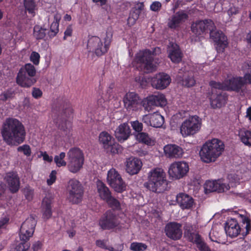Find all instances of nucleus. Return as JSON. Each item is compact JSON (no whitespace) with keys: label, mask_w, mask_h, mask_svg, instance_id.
I'll return each mask as SVG.
<instances>
[{"label":"nucleus","mask_w":251,"mask_h":251,"mask_svg":"<svg viewBox=\"0 0 251 251\" xmlns=\"http://www.w3.org/2000/svg\"><path fill=\"white\" fill-rule=\"evenodd\" d=\"M36 74V70L31 64H26L22 68L17 76V82L22 87H29L36 81L34 77Z\"/></svg>","instance_id":"7"},{"label":"nucleus","mask_w":251,"mask_h":251,"mask_svg":"<svg viewBox=\"0 0 251 251\" xmlns=\"http://www.w3.org/2000/svg\"><path fill=\"white\" fill-rule=\"evenodd\" d=\"M30 60L35 64L38 65L39 62L40 55L38 53L33 51L30 55Z\"/></svg>","instance_id":"54"},{"label":"nucleus","mask_w":251,"mask_h":251,"mask_svg":"<svg viewBox=\"0 0 251 251\" xmlns=\"http://www.w3.org/2000/svg\"><path fill=\"white\" fill-rule=\"evenodd\" d=\"M142 121L148 126L159 128L161 127L163 125L164 119L160 114L154 113L144 115L142 118Z\"/></svg>","instance_id":"20"},{"label":"nucleus","mask_w":251,"mask_h":251,"mask_svg":"<svg viewBox=\"0 0 251 251\" xmlns=\"http://www.w3.org/2000/svg\"><path fill=\"white\" fill-rule=\"evenodd\" d=\"M125 108L128 111H137L141 106V100L134 92L127 93L123 98Z\"/></svg>","instance_id":"14"},{"label":"nucleus","mask_w":251,"mask_h":251,"mask_svg":"<svg viewBox=\"0 0 251 251\" xmlns=\"http://www.w3.org/2000/svg\"><path fill=\"white\" fill-rule=\"evenodd\" d=\"M130 135V129L127 123L120 125L115 131V136L120 142L127 140Z\"/></svg>","instance_id":"28"},{"label":"nucleus","mask_w":251,"mask_h":251,"mask_svg":"<svg viewBox=\"0 0 251 251\" xmlns=\"http://www.w3.org/2000/svg\"><path fill=\"white\" fill-rule=\"evenodd\" d=\"M51 200L47 197H45L43 200L42 206L43 210V218L45 219H49L51 216Z\"/></svg>","instance_id":"37"},{"label":"nucleus","mask_w":251,"mask_h":251,"mask_svg":"<svg viewBox=\"0 0 251 251\" xmlns=\"http://www.w3.org/2000/svg\"><path fill=\"white\" fill-rule=\"evenodd\" d=\"M181 228L180 224L172 222L166 225L165 232L167 237L174 240H176L182 236V231Z\"/></svg>","instance_id":"19"},{"label":"nucleus","mask_w":251,"mask_h":251,"mask_svg":"<svg viewBox=\"0 0 251 251\" xmlns=\"http://www.w3.org/2000/svg\"><path fill=\"white\" fill-rule=\"evenodd\" d=\"M72 113V110L69 105L61 106L57 111V117L54 120L58 128L62 130L64 132L63 134L65 135H68L70 131L71 124L67 118Z\"/></svg>","instance_id":"8"},{"label":"nucleus","mask_w":251,"mask_h":251,"mask_svg":"<svg viewBox=\"0 0 251 251\" xmlns=\"http://www.w3.org/2000/svg\"><path fill=\"white\" fill-rule=\"evenodd\" d=\"M239 243L241 245V249L244 251L248 250L250 247V244L244 239L240 240Z\"/></svg>","instance_id":"58"},{"label":"nucleus","mask_w":251,"mask_h":251,"mask_svg":"<svg viewBox=\"0 0 251 251\" xmlns=\"http://www.w3.org/2000/svg\"><path fill=\"white\" fill-rule=\"evenodd\" d=\"M176 79L178 83L187 87L193 86L195 83L193 73L184 72L182 69L178 71Z\"/></svg>","instance_id":"22"},{"label":"nucleus","mask_w":251,"mask_h":251,"mask_svg":"<svg viewBox=\"0 0 251 251\" xmlns=\"http://www.w3.org/2000/svg\"><path fill=\"white\" fill-rule=\"evenodd\" d=\"M188 18V13L184 10L176 12L168 19V26L172 29H176Z\"/></svg>","instance_id":"21"},{"label":"nucleus","mask_w":251,"mask_h":251,"mask_svg":"<svg viewBox=\"0 0 251 251\" xmlns=\"http://www.w3.org/2000/svg\"><path fill=\"white\" fill-rule=\"evenodd\" d=\"M46 29L39 25H35L34 27V36L37 39H42L46 36Z\"/></svg>","instance_id":"44"},{"label":"nucleus","mask_w":251,"mask_h":251,"mask_svg":"<svg viewBox=\"0 0 251 251\" xmlns=\"http://www.w3.org/2000/svg\"><path fill=\"white\" fill-rule=\"evenodd\" d=\"M242 68L245 72L244 79L245 82L251 84V62H245Z\"/></svg>","instance_id":"42"},{"label":"nucleus","mask_w":251,"mask_h":251,"mask_svg":"<svg viewBox=\"0 0 251 251\" xmlns=\"http://www.w3.org/2000/svg\"><path fill=\"white\" fill-rule=\"evenodd\" d=\"M24 229H20L19 233L20 240L23 242L19 244L16 247L15 251H27L29 248L30 244L27 242L33 235H29Z\"/></svg>","instance_id":"29"},{"label":"nucleus","mask_w":251,"mask_h":251,"mask_svg":"<svg viewBox=\"0 0 251 251\" xmlns=\"http://www.w3.org/2000/svg\"><path fill=\"white\" fill-rule=\"evenodd\" d=\"M142 166L141 161L137 158L130 157L126 160V170L131 175L138 174Z\"/></svg>","instance_id":"27"},{"label":"nucleus","mask_w":251,"mask_h":251,"mask_svg":"<svg viewBox=\"0 0 251 251\" xmlns=\"http://www.w3.org/2000/svg\"><path fill=\"white\" fill-rule=\"evenodd\" d=\"M176 201L182 209H190L194 204V200L187 194L180 193L176 197Z\"/></svg>","instance_id":"30"},{"label":"nucleus","mask_w":251,"mask_h":251,"mask_svg":"<svg viewBox=\"0 0 251 251\" xmlns=\"http://www.w3.org/2000/svg\"><path fill=\"white\" fill-rule=\"evenodd\" d=\"M65 155V153L62 152L59 155H56L54 157V162L58 167L65 166L66 165V162L64 160Z\"/></svg>","instance_id":"46"},{"label":"nucleus","mask_w":251,"mask_h":251,"mask_svg":"<svg viewBox=\"0 0 251 251\" xmlns=\"http://www.w3.org/2000/svg\"><path fill=\"white\" fill-rule=\"evenodd\" d=\"M164 151L165 155L170 158H180L184 154L182 148L175 144L166 145L164 147Z\"/></svg>","instance_id":"23"},{"label":"nucleus","mask_w":251,"mask_h":251,"mask_svg":"<svg viewBox=\"0 0 251 251\" xmlns=\"http://www.w3.org/2000/svg\"><path fill=\"white\" fill-rule=\"evenodd\" d=\"M106 242H107L105 240H98L96 242V244L98 247L101 249L108 250L110 251H115V250L113 247L108 246L106 245Z\"/></svg>","instance_id":"49"},{"label":"nucleus","mask_w":251,"mask_h":251,"mask_svg":"<svg viewBox=\"0 0 251 251\" xmlns=\"http://www.w3.org/2000/svg\"><path fill=\"white\" fill-rule=\"evenodd\" d=\"M43 157L44 160H46L48 162H51L52 160V157L49 156V155L48 154H47L46 153H45L43 154Z\"/></svg>","instance_id":"64"},{"label":"nucleus","mask_w":251,"mask_h":251,"mask_svg":"<svg viewBox=\"0 0 251 251\" xmlns=\"http://www.w3.org/2000/svg\"><path fill=\"white\" fill-rule=\"evenodd\" d=\"M192 243L197 245V247L200 251H211L200 235H196L195 240Z\"/></svg>","instance_id":"40"},{"label":"nucleus","mask_w":251,"mask_h":251,"mask_svg":"<svg viewBox=\"0 0 251 251\" xmlns=\"http://www.w3.org/2000/svg\"><path fill=\"white\" fill-rule=\"evenodd\" d=\"M209 84L211 87V105L213 108H221L226 104L227 99L226 93L223 91L224 87L221 83L214 81H210Z\"/></svg>","instance_id":"5"},{"label":"nucleus","mask_w":251,"mask_h":251,"mask_svg":"<svg viewBox=\"0 0 251 251\" xmlns=\"http://www.w3.org/2000/svg\"><path fill=\"white\" fill-rule=\"evenodd\" d=\"M230 187L228 184L224 182V180L218 179L215 181L207 180L204 184L205 193L212 192L222 193L229 190Z\"/></svg>","instance_id":"16"},{"label":"nucleus","mask_w":251,"mask_h":251,"mask_svg":"<svg viewBox=\"0 0 251 251\" xmlns=\"http://www.w3.org/2000/svg\"><path fill=\"white\" fill-rule=\"evenodd\" d=\"M36 225V221L32 216H31L22 224L20 229H23L25 228L24 230L28 232L29 235H33Z\"/></svg>","instance_id":"35"},{"label":"nucleus","mask_w":251,"mask_h":251,"mask_svg":"<svg viewBox=\"0 0 251 251\" xmlns=\"http://www.w3.org/2000/svg\"><path fill=\"white\" fill-rule=\"evenodd\" d=\"M92 1L95 3H97L100 6H103L105 5L107 3V0H92Z\"/></svg>","instance_id":"63"},{"label":"nucleus","mask_w":251,"mask_h":251,"mask_svg":"<svg viewBox=\"0 0 251 251\" xmlns=\"http://www.w3.org/2000/svg\"><path fill=\"white\" fill-rule=\"evenodd\" d=\"M68 190L69 193V199L73 203L80 202L83 195V188L80 182L72 179L68 182Z\"/></svg>","instance_id":"10"},{"label":"nucleus","mask_w":251,"mask_h":251,"mask_svg":"<svg viewBox=\"0 0 251 251\" xmlns=\"http://www.w3.org/2000/svg\"><path fill=\"white\" fill-rule=\"evenodd\" d=\"M150 79L151 86L153 88L159 90L166 88L171 81L170 76L164 73L156 74Z\"/></svg>","instance_id":"18"},{"label":"nucleus","mask_w":251,"mask_h":251,"mask_svg":"<svg viewBox=\"0 0 251 251\" xmlns=\"http://www.w3.org/2000/svg\"><path fill=\"white\" fill-rule=\"evenodd\" d=\"M191 31L196 36L208 32L209 28L214 27V23L211 20L197 21L191 25Z\"/></svg>","instance_id":"15"},{"label":"nucleus","mask_w":251,"mask_h":251,"mask_svg":"<svg viewBox=\"0 0 251 251\" xmlns=\"http://www.w3.org/2000/svg\"><path fill=\"white\" fill-rule=\"evenodd\" d=\"M189 165L184 161L175 162L169 168L170 177L174 179H179L184 176L189 171Z\"/></svg>","instance_id":"13"},{"label":"nucleus","mask_w":251,"mask_h":251,"mask_svg":"<svg viewBox=\"0 0 251 251\" xmlns=\"http://www.w3.org/2000/svg\"><path fill=\"white\" fill-rule=\"evenodd\" d=\"M19 151L23 152L24 154L29 156L31 153L30 148L28 145H24L18 148Z\"/></svg>","instance_id":"53"},{"label":"nucleus","mask_w":251,"mask_h":251,"mask_svg":"<svg viewBox=\"0 0 251 251\" xmlns=\"http://www.w3.org/2000/svg\"><path fill=\"white\" fill-rule=\"evenodd\" d=\"M201 122L199 117L194 116L184 121L180 127V132L184 136L194 135L201 128Z\"/></svg>","instance_id":"12"},{"label":"nucleus","mask_w":251,"mask_h":251,"mask_svg":"<svg viewBox=\"0 0 251 251\" xmlns=\"http://www.w3.org/2000/svg\"><path fill=\"white\" fill-rule=\"evenodd\" d=\"M239 136L241 141L246 145L251 146V131L247 130H241Z\"/></svg>","instance_id":"39"},{"label":"nucleus","mask_w":251,"mask_h":251,"mask_svg":"<svg viewBox=\"0 0 251 251\" xmlns=\"http://www.w3.org/2000/svg\"><path fill=\"white\" fill-rule=\"evenodd\" d=\"M147 248L146 244L142 243H132L130 245V249L133 251H143Z\"/></svg>","instance_id":"47"},{"label":"nucleus","mask_w":251,"mask_h":251,"mask_svg":"<svg viewBox=\"0 0 251 251\" xmlns=\"http://www.w3.org/2000/svg\"><path fill=\"white\" fill-rule=\"evenodd\" d=\"M59 23L57 21L56 22H53L51 25L50 27V30L49 32V35L50 37H53L56 35V34L58 33L59 29Z\"/></svg>","instance_id":"48"},{"label":"nucleus","mask_w":251,"mask_h":251,"mask_svg":"<svg viewBox=\"0 0 251 251\" xmlns=\"http://www.w3.org/2000/svg\"><path fill=\"white\" fill-rule=\"evenodd\" d=\"M72 31L73 29L72 26L71 25L68 26L64 32V39H65L68 36H71L72 34Z\"/></svg>","instance_id":"62"},{"label":"nucleus","mask_w":251,"mask_h":251,"mask_svg":"<svg viewBox=\"0 0 251 251\" xmlns=\"http://www.w3.org/2000/svg\"><path fill=\"white\" fill-rule=\"evenodd\" d=\"M118 216L112 210H108L104 213L99 220V226L103 230L113 229L120 225Z\"/></svg>","instance_id":"11"},{"label":"nucleus","mask_w":251,"mask_h":251,"mask_svg":"<svg viewBox=\"0 0 251 251\" xmlns=\"http://www.w3.org/2000/svg\"><path fill=\"white\" fill-rule=\"evenodd\" d=\"M105 201L113 209L119 210L121 208L120 202L112 195Z\"/></svg>","instance_id":"45"},{"label":"nucleus","mask_w":251,"mask_h":251,"mask_svg":"<svg viewBox=\"0 0 251 251\" xmlns=\"http://www.w3.org/2000/svg\"><path fill=\"white\" fill-rule=\"evenodd\" d=\"M32 94L34 98L37 99L42 96V93L39 89L34 88Z\"/></svg>","instance_id":"59"},{"label":"nucleus","mask_w":251,"mask_h":251,"mask_svg":"<svg viewBox=\"0 0 251 251\" xmlns=\"http://www.w3.org/2000/svg\"><path fill=\"white\" fill-rule=\"evenodd\" d=\"M161 52V49L159 47L154 48L152 51L145 50L140 51L137 53L135 59L137 68L145 73L154 71L156 69V65L153 62L152 55H158Z\"/></svg>","instance_id":"4"},{"label":"nucleus","mask_w":251,"mask_h":251,"mask_svg":"<svg viewBox=\"0 0 251 251\" xmlns=\"http://www.w3.org/2000/svg\"><path fill=\"white\" fill-rule=\"evenodd\" d=\"M105 150H106L107 152H110L114 154L118 153L119 152L121 151L119 145L116 144L115 143V141H114L113 144L111 146L109 147L108 148H106Z\"/></svg>","instance_id":"52"},{"label":"nucleus","mask_w":251,"mask_h":251,"mask_svg":"<svg viewBox=\"0 0 251 251\" xmlns=\"http://www.w3.org/2000/svg\"><path fill=\"white\" fill-rule=\"evenodd\" d=\"M184 235L188 238L189 241L192 242L195 240L196 235H200L198 233H194L193 228L191 225L186 224L184 226Z\"/></svg>","instance_id":"41"},{"label":"nucleus","mask_w":251,"mask_h":251,"mask_svg":"<svg viewBox=\"0 0 251 251\" xmlns=\"http://www.w3.org/2000/svg\"><path fill=\"white\" fill-rule=\"evenodd\" d=\"M225 229L226 234L232 238L237 236L241 232L238 223L234 219H231L226 222Z\"/></svg>","instance_id":"25"},{"label":"nucleus","mask_w":251,"mask_h":251,"mask_svg":"<svg viewBox=\"0 0 251 251\" xmlns=\"http://www.w3.org/2000/svg\"><path fill=\"white\" fill-rule=\"evenodd\" d=\"M148 180L144 186L149 190L155 193H162L167 189L168 182L166 174L161 168L151 170L148 174Z\"/></svg>","instance_id":"3"},{"label":"nucleus","mask_w":251,"mask_h":251,"mask_svg":"<svg viewBox=\"0 0 251 251\" xmlns=\"http://www.w3.org/2000/svg\"><path fill=\"white\" fill-rule=\"evenodd\" d=\"M227 13L229 16L236 15L239 13V9L234 6L230 7V8L228 10Z\"/></svg>","instance_id":"60"},{"label":"nucleus","mask_w":251,"mask_h":251,"mask_svg":"<svg viewBox=\"0 0 251 251\" xmlns=\"http://www.w3.org/2000/svg\"><path fill=\"white\" fill-rule=\"evenodd\" d=\"M245 79L242 77L233 78L222 83L224 90L239 91L245 83Z\"/></svg>","instance_id":"26"},{"label":"nucleus","mask_w":251,"mask_h":251,"mask_svg":"<svg viewBox=\"0 0 251 251\" xmlns=\"http://www.w3.org/2000/svg\"><path fill=\"white\" fill-rule=\"evenodd\" d=\"M10 191L12 193L17 192L20 188L19 177L16 173L11 172L7 173L4 176Z\"/></svg>","instance_id":"24"},{"label":"nucleus","mask_w":251,"mask_h":251,"mask_svg":"<svg viewBox=\"0 0 251 251\" xmlns=\"http://www.w3.org/2000/svg\"><path fill=\"white\" fill-rule=\"evenodd\" d=\"M0 132L8 145L17 146L25 140L26 132L23 124L18 119L8 118L3 122Z\"/></svg>","instance_id":"1"},{"label":"nucleus","mask_w":251,"mask_h":251,"mask_svg":"<svg viewBox=\"0 0 251 251\" xmlns=\"http://www.w3.org/2000/svg\"><path fill=\"white\" fill-rule=\"evenodd\" d=\"M24 4L26 10L33 16L35 15L36 4L35 0H24Z\"/></svg>","instance_id":"43"},{"label":"nucleus","mask_w":251,"mask_h":251,"mask_svg":"<svg viewBox=\"0 0 251 251\" xmlns=\"http://www.w3.org/2000/svg\"><path fill=\"white\" fill-rule=\"evenodd\" d=\"M67 156L69 170L73 173L77 172L83 164L84 158L81 151L77 148H72L68 151Z\"/></svg>","instance_id":"9"},{"label":"nucleus","mask_w":251,"mask_h":251,"mask_svg":"<svg viewBox=\"0 0 251 251\" xmlns=\"http://www.w3.org/2000/svg\"><path fill=\"white\" fill-rule=\"evenodd\" d=\"M97 191L99 196L101 199L105 201L111 196V193L109 188L101 181H98L97 184Z\"/></svg>","instance_id":"34"},{"label":"nucleus","mask_w":251,"mask_h":251,"mask_svg":"<svg viewBox=\"0 0 251 251\" xmlns=\"http://www.w3.org/2000/svg\"><path fill=\"white\" fill-rule=\"evenodd\" d=\"M132 128L138 133L141 132L143 130V124L138 121H134L130 122Z\"/></svg>","instance_id":"51"},{"label":"nucleus","mask_w":251,"mask_h":251,"mask_svg":"<svg viewBox=\"0 0 251 251\" xmlns=\"http://www.w3.org/2000/svg\"><path fill=\"white\" fill-rule=\"evenodd\" d=\"M143 4L140 3L139 5H138L137 8L136 9V12H134V15L132 14V16L133 17V22H135L136 20H137L139 16V14L140 13L141 10L143 8Z\"/></svg>","instance_id":"55"},{"label":"nucleus","mask_w":251,"mask_h":251,"mask_svg":"<svg viewBox=\"0 0 251 251\" xmlns=\"http://www.w3.org/2000/svg\"><path fill=\"white\" fill-rule=\"evenodd\" d=\"M168 51L169 57L172 62L177 63L181 61L182 53L177 45H172Z\"/></svg>","instance_id":"32"},{"label":"nucleus","mask_w":251,"mask_h":251,"mask_svg":"<svg viewBox=\"0 0 251 251\" xmlns=\"http://www.w3.org/2000/svg\"><path fill=\"white\" fill-rule=\"evenodd\" d=\"M111 38L112 34L106 32V37L103 45L99 37L95 36L90 37L87 42V49L89 51L94 52L98 56H100L107 51Z\"/></svg>","instance_id":"6"},{"label":"nucleus","mask_w":251,"mask_h":251,"mask_svg":"<svg viewBox=\"0 0 251 251\" xmlns=\"http://www.w3.org/2000/svg\"><path fill=\"white\" fill-rule=\"evenodd\" d=\"M225 149L224 143L218 139L205 142L201 147L199 154L201 160L209 163L214 162L222 153Z\"/></svg>","instance_id":"2"},{"label":"nucleus","mask_w":251,"mask_h":251,"mask_svg":"<svg viewBox=\"0 0 251 251\" xmlns=\"http://www.w3.org/2000/svg\"><path fill=\"white\" fill-rule=\"evenodd\" d=\"M99 138L100 144L104 149L111 146L115 141L111 135L106 131L101 132L99 135Z\"/></svg>","instance_id":"33"},{"label":"nucleus","mask_w":251,"mask_h":251,"mask_svg":"<svg viewBox=\"0 0 251 251\" xmlns=\"http://www.w3.org/2000/svg\"><path fill=\"white\" fill-rule=\"evenodd\" d=\"M42 247V243L40 241H37L35 242L32 245V249L33 251H37L41 249Z\"/></svg>","instance_id":"61"},{"label":"nucleus","mask_w":251,"mask_h":251,"mask_svg":"<svg viewBox=\"0 0 251 251\" xmlns=\"http://www.w3.org/2000/svg\"><path fill=\"white\" fill-rule=\"evenodd\" d=\"M136 140L140 143L148 145H152L154 143L153 140L150 137L148 134L145 132H140L135 135Z\"/></svg>","instance_id":"38"},{"label":"nucleus","mask_w":251,"mask_h":251,"mask_svg":"<svg viewBox=\"0 0 251 251\" xmlns=\"http://www.w3.org/2000/svg\"><path fill=\"white\" fill-rule=\"evenodd\" d=\"M161 7V3L159 1L153 2L150 6L151 9L153 11H159Z\"/></svg>","instance_id":"56"},{"label":"nucleus","mask_w":251,"mask_h":251,"mask_svg":"<svg viewBox=\"0 0 251 251\" xmlns=\"http://www.w3.org/2000/svg\"><path fill=\"white\" fill-rule=\"evenodd\" d=\"M147 101L149 106L161 107L165 106L167 103L164 95L159 93L147 97Z\"/></svg>","instance_id":"31"},{"label":"nucleus","mask_w":251,"mask_h":251,"mask_svg":"<svg viewBox=\"0 0 251 251\" xmlns=\"http://www.w3.org/2000/svg\"><path fill=\"white\" fill-rule=\"evenodd\" d=\"M119 182L118 181H115L117 187H119V189H116L115 187H112L114 190L119 193H121L123 191H125L126 188V183L124 182L123 180V179L121 177V178L119 179Z\"/></svg>","instance_id":"50"},{"label":"nucleus","mask_w":251,"mask_h":251,"mask_svg":"<svg viewBox=\"0 0 251 251\" xmlns=\"http://www.w3.org/2000/svg\"><path fill=\"white\" fill-rule=\"evenodd\" d=\"M121 177L120 174L115 169H111L108 172L107 180L111 187H115L117 190L119 187L117 186L115 182L118 181L119 182V179L121 178Z\"/></svg>","instance_id":"36"},{"label":"nucleus","mask_w":251,"mask_h":251,"mask_svg":"<svg viewBox=\"0 0 251 251\" xmlns=\"http://www.w3.org/2000/svg\"><path fill=\"white\" fill-rule=\"evenodd\" d=\"M56 172L52 171L50 175V178L47 180V183L49 185H50L55 182L56 179Z\"/></svg>","instance_id":"57"},{"label":"nucleus","mask_w":251,"mask_h":251,"mask_svg":"<svg viewBox=\"0 0 251 251\" xmlns=\"http://www.w3.org/2000/svg\"><path fill=\"white\" fill-rule=\"evenodd\" d=\"M210 39L219 46L218 49L223 51L227 44V38L222 31L217 29L215 25L212 29L209 28Z\"/></svg>","instance_id":"17"}]
</instances>
